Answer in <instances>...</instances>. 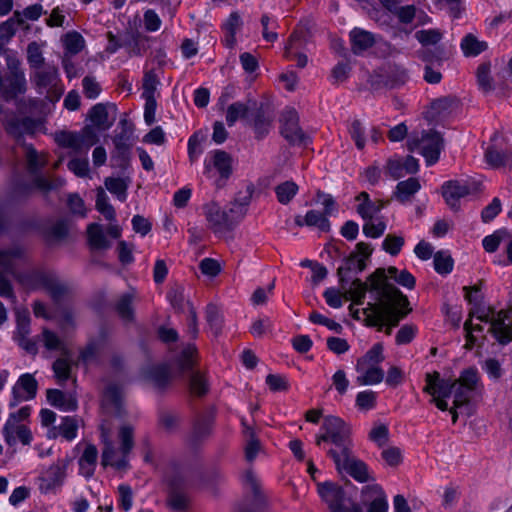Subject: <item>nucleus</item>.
<instances>
[{"label":"nucleus","instance_id":"35","mask_svg":"<svg viewBox=\"0 0 512 512\" xmlns=\"http://www.w3.org/2000/svg\"><path fill=\"white\" fill-rule=\"evenodd\" d=\"M89 118L93 125L100 130L109 129L115 120V118L109 120L107 106L102 103H98L91 108Z\"/></svg>","mask_w":512,"mask_h":512},{"label":"nucleus","instance_id":"58","mask_svg":"<svg viewBox=\"0 0 512 512\" xmlns=\"http://www.w3.org/2000/svg\"><path fill=\"white\" fill-rule=\"evenodd\" d=\"M121 128L120 133L116 134L113 138L114 145H130V140L133 134V124L126 118H123L119 122Z\"/></svg>","mask_w":512,"mask_h":512},{"label":"nucleus","instance_id":"44","mask_svg":"<svg viewBox=\"0 0 512 512\" xmlns=\"http://www.w3.org/2000/svg\"><path fill=\"white\" fill-rule=\"evenodd\" d=\"M461 49L465 56L474 57L487 49V43L479 41L472 34H468L461 41Z\"/></svg>","mask_w":512,"mask_h":512},{"label":"nucleus","instance_id":"19","mask_svg":"<svg viewBox=\"0 0 512 512\" xmlns=\"http://www.w3.org/2000/svg\"><path fill=\"white\" fill-rule=\"evenodd\" d=\"M38 382L30 373L22 374L12 388V398L9 407H16L21 401L32 400L36 397Z\"/></svg>","mask_w":512,"mask_h":512},{"label":"nucleus","instance_id":"4","mask_svg":"<svg viewBox=\"0 0 512 512\" xmlns=\"http://www.w3.org/2000/svg\"><path fill=\"white\" fill-rule=\"evenodd\" d=\"M316 198L321 202L323 212L312 209L307 211L304 217L297 215L295 217V224L299 227H316L321 232H329L331 229L329 217L337 213V203L332 195L322 191H317Z\"/></svg>","mask_w":512,"mask_h":512},{"label":"nucleus","instance_id":"40","mask_svg":"<svg viewBox=\"0 0 512 512\" xmlns=\"http://www.w3.org/2000/svg\"><path fill=\"white\" fill-rule=\"evenodd\" d=\"M88 241L91 248L102 250L109 248V241L106 239L101 225L91 223L87 227Z\"/></svg>","mask_w":512,"mask_h":512},{"label":"nucleus","instance_id":"5","mask_svg":"<svg viewBox=\"0 0 512 512\" xmlns=\"http://www.w3.org/2000/svg\"><path fill=\"white\" fill-rule=\"evenodd\" d=\"M477 319L484 323H489V332L502 345L512 342V317L510 311H496L492 307L487 309H477L475 311Z\"/></svg>","mask_w":512,"mask_h":512},{"label":"nucleus","instance_id":"17","mask_svg":"<svg viewBox=\"0 0 512 512\" xmlns=\"http://www.w3.org/2000/svg\"><path fill=\"white\" fill-rule=\"evenodd\" d=\"M360 505L366 508V512H388L389 508L387 496L378 484L363 487Z\"/></svg>","mask_w":512,"mask_h":512},{"label":"nucleus","instance_id":"14","mask_svg":"<svg viewBox=\"0 0 512 512\" xmlns=\"http://www.w3.org/2000/svg\"><path fill=\"white\" fill-rule=\"evenodd\" d=\"M476 191L474 183L467 180H449L442 185V196L453 210L459 209V200Z\"/></svg>","mask_w":512,"mask_h":512},{"label":"nucleus","instance_id":"26","mask_svg":"<svg viewBox=\"0 0 512 512\" xmlns=\"http://www.w3.org/2000/svg\"><path fill=\"white\" fill-rule=\"evenodd\" d=\"M108 346V335L104 329H101L96 338L88 341L87 345L80 352V360L84 363H100V357Z\"/></svg>","mask_w":512,"mask_h":512},{"label":"nucleus","instance_id":"61","mask_svg":"<svg viewBox=\"0 0 512 512\" xmlns=\"http://www.w3.org/2000/svg\"><path fill=\"white\" fill-rule=\"evenodd\" d=\"M404 243L405 240L402 236L388 234L382 242V248L391 256H397L404 246Z\"/></svg>","mask_w":512,"mask_h":512},{"label":"nucleus","instance_id":"36","mask_svg":"<svg viewBox=\"0 0 512 512\" xmlns=\"http://www.w3.org/2000/svg\"><path fill=\"white\" fill-rule=\"evenodd\" d=\"M98 457V451L95 445L89 444L83 451L79 459L80 471L85 477L93 475Z\"/></svg>","mask_w":512,"mask_h":512},{"label":"nucleus","instance_id":"10","mask_svg":"<svg viewBox=\"0 0 512 512\" xmlns=\"http://www.w3.org/2000/svg\"><path fill=\"white\" fill-rule=\"evenodd\" d=\"M318 493L332 512H363V507L358 503H350L343 488L335 483L319 484Z\"/></svg>","mask_w":512,"mask_h":512},{"label":"nucleus","instance_id":"25","mask_svg":"<svg viewBox=\"0 0 512 512\" xmlns=\"http://www.w3.org/2000/svg\"><path fill=\"white\" fill-rule=\"evenodd\" d=\"M25 250L20 246L0 250V273L22 280L17 271V262L23 260Z\"/></svg>","mask_w":512,"mask_h":512},{"label":"nucleus","instance_id":"32","mask_svg":"<svg viewBox=\"0 0 512 512\" xmlns=\"http://www.w3.org/2000/svg\"><path fill=\"white\" fill-rule=\"evenodd\" d=\"M46 397L52 406L63 411H75L78 407L77 400L74 396L59 389H48Z\"/></svg>","mask_w":512,"mask_h":512},{"label":"nucleus","instance_id":"20","mask_svg":"<svg viewBox=\"0 0 512 512\" xmlns=\"http://www.w3.org/2000/svg\"><path fill=\"white\" fill-rule=\"evenodd\" d=\"M204 213L211 229L215 233L230 231L233 229V221L229 213L223 210L216 202H210L204 205Z\"/></svg>","mask_w":512,"mask_h":512},{"label":"nucleus","instance_id":"57","mask_svg":"<svg viewBox=\"0 0 512 512\" xmlns=\"http://www.w3.org/2000/svg\"><path fill=\"white\" fill-rule=\"evenodd\" d=\"M167 299L176 311L182 312L185 303L184 287L179 284L171 286L167 292Z\"/></svg>","mask_w":512,"mask_h":512},{"label":"nucleus","instance_id":"33","mask_svg":"<svg viewBox=\"0 0 512 512\" xmlns=\"http://www.w3.org/2000/svg\"><path fill=\"white\" fill-rule=\"evenodd\" d=\"M213 419L211 416L199 415L193 423L192 431L188 437L191 445H196L200 441L206 439L212 430Z\"/></svg>","mask_w":512,"mask_h":512},{"label":"nucleus","instance_id":"2","mask_svg":"<svg viewBox=\"0 0 512 512\" xmlns=\"http://www.w3.org/2000/svg\"><path fill=\"white\" fill-rule=\"evenodd\" d=\"M322 433L316 436L315 443L321 447L322 443H330L331 448L327 455L333 459L339 456H347L353 449L351 427L343 419L337 416H325L321 425Z\"/></svg>","mask_w":512,"mask_h":512},{"label":"nucleus","instance_id":"29","mask_svg":"<svg viewBox=\"0 0 512 512\" xmlns=\"http://www.w3.org/2000/svg\"><path fill=\"white\" fill-rule=\"evenodd\" d=\"M355 200L359 202L356 211L364 220H372L384 208V202L372 201L369 194L365 191L360 192Z\"/></svg>","mask_w":512,"mask_h":512},{"label":"nucleus","instance_id":"3","mask_svg":"<svg viewBox=\"0 0 512 512\" xmlns=\"http://www.w3.org/2000/svg\"><path fill=\"white\" fill-rule=\"evenodd\" d=\"M366 268L363 258H357V253H351L344 260V264L337 269L341 289L344 290L346 300H352L355 304L361 305L364 302L366 292L370 291V281H361L354 275Z\"/></svg>","mask_w":512,"mask_h":512},{"label":"nucleus","instance_id":"62","mask_svg":"<svg viewBox=\"0 0 512 512\" xmlns=\"http://www.w3.org/2000/svg\"><path fill=\"white\" fill-rule=\"evenodd\" d=\"M59 434L66 440L71 441L77 436L78 422L74 417H64L58 427Z\"/></svg>","mask_w":512,"mask_h":512},{"label":"nucleus","instance_id":"37","mask_svg":"<svg viewBox=\"0 0 512 512\" xmlns=\"http://www.w3.org/2000/svg\"><path fill=\"white\" fill-rule=\"evenodd\" d=\"M384 84L389 88H396L404 85L408 80L405 68L399 65H389L384 76Z\"/></svg>","mask_w":512,"mask_h":512},{"label":"nucleus","instance_id":"28","mask_svg":"<svg viewBox=\"0 0 512 512\" xmlns=\"http://www.w3.org/2000/svg\"><path fill=\"white\" fill-rule=\"evenodd\" d=\"M251 116L252 118L250 119L249 124L254 130L256 139L261 140L265 138L272 127V116L267 114L262 106L256 107Z\"/></svg>","mask_w":512,"mask_h":512},{"label":"nucleus","instance_id":"42","mask_svg":"<svg viewBox=\"0 0 512 512\" xmlns=\"http://www.w3.org/2000/svg\"><path fill=\"white\" fill-rule=\"evenodd\" d=\"M101 463L103 466H114L117 469H122L127 466L126 457L116 459V450L113 443L109 440H105L104 448L102 451Z\"/></svg>","mask_w":512,"mask_h":512},{"label":"nucleus","instance_id":"64","mask_svg":"<svg viewBox=\"0 0 512 512\" xmlns=\"http://www.w3.org/2000/svg\"><path fill=\"white\" fill-rule=\"evenodd\" d=\"M68 235L66 221L59 220L46 231V240L49 243L64 239Z\"/></svg>","mask_w":512,"mask_h":512},{"label":"nucleus","instance_id":"60","mask_svg":"<svg viewBox=\"0 0 512 512\" xmlns=\"http://www.w3.org/2000/svg\"><path fill=\"white\" fill-rule=\"evenodd\" d=\"M132 301V295L124 294L119 298L115 305L118 315L125 321H131L133 319Z\"/></svg>","mask_w":512,"mask_h":512},{"label":"nucleus","instance_id":"53","mask_svg":"<svg viewBox=\"0 0 512 512\" xmlns=\"http://www.w3.org/2000/svg\"><path fill=\"white\" fill-rule=\"evenodd\" d=\"M66 53L76 55L82 51L85 41L82 35L76 31L68 32L63 38Z\"/></svg>","mask_w":512,"mask_h":512},{"label":"nucleus","instance_id":"11","mask_svg":"<svg viewBox=\"0 0 512 512\" xmlns=\"http://www.w3.org/2000/svg\"><path fill=\"white\" fill-rule=\"evenodd\" d=\"M280 134L292 146L307 147L311 137L299 125V115L293 108H286L280 116Z\"/></svg>","mask_w":512,"mask_h":512},{"label":"nucleus","instance_id":"56","mask_svg":"<svg viewBox=\"0 0 512 512\" xmlns=\"http://www.w3.org/2000/svg\"><path fill=\"white\" fill-rule=\"evenodd\" d=\"M107 190L116 195L120 201H125L127 197L128 184L124 179L107 177L104 181Z\"/></svg>","mask_w":512,"mask_h":512},{"label":"nucleus","instance_id":"16","mask_svg":"<svg viewBox=\"0 0 512 512\" xmlns=\"http://www.w3.org/2000/svg\"><path fill=\"white\" fill-rule=\"evenodd\" d=\"M9 75L5 79L1 93L5 100H11L26 91V78L24 72L19 69V62L8 63Z\"/></svg>","mask_w":512,"mask_h":512},{"label":"nucleus","instance_id":"13","mask_svg":"<svg viewBox=\"0 0 512 512\" xmlns=\"http://www.w3.org/2000/svg\"><path fill=\"white\" fill-rule=\"evenodd\" d=\"M58 81V69L53 65H46L31 76L37 92L46 93V98L51 102L59 100L62 95L63 90L58 87Z\"/></svg>","mask_w":512,"mask_h":512},{"label":"nucleus","instance_id":"9","mask_svg":"<svg viewBox=\"0 0 512 512\" xmlns=\"http://www.w3.org/2000/svg\"><path fill=\"white\" fill-rule=\"evenodd\" d=\"M54 140L62 148H69L74 153H82L87 152L98 142V135L93 127L87 125L79 132H56Z\"/></svg>","mask_w":512,"mask_h":512},{"label":"nucleus","instance_id":"12","mask_svg":"<svg viewBox=\"0 0 512 512\" xmlns=\"http://www.w3.org/2000/svg\"><path fill=\"white\" fill-rule=\"evenodd\" d=\"M213 169L219 174L215 180V186L217 189H221L226 185L233 173V159L231 155L220 149L211 151L209 157L204 161V175L211 177Z\"/></svg>","mask_w":512,"mask_h":512},{"label":"nucleus","instance_id":"50","mask_svg":"<svg viewBox=\"0 0 512 512\" xmlns=\"http://www.w3.org/2000/svg\"><path fill=\"white\" fill-rule=\"evenodd\" d=\"M205 314L209 328L213 332L214 336H218L221 333L223 326V317L218 307L214 304H208Z\"/></svg>","mask_w":512,"mask_h":512},{"label":"nucleus","instance_id":"38","mask_svg":"<svg viewBox=\"0 0 512 512\" xmlns=\"http://www.w3.org/2000/svg\"><path fill=\"white\" fill-rule=\"evenodd\" d=\"M509 153L510 151L508 149L503 151L496 145H491L486 149L484 157L488 165L493 168H499L502 166H509Z\"/></svg>","mask_w":512,"mask_h":512},{"label":"nucleus","instance_id":"46","mask_svg":"<svg viewBox=\"0 0 512 512\" xmlns=\"http://www.w3.org/2000/svg\"><path fill=\"white\" fill-rule=\"evenodd\" d=\"M96 209L105 217L106 220L115 221L116 212L114 207L109 203V198L103 188L97 189Z\"/></svg>","mask_w":512,"mask_h":512},{"label":"nucleus","instance_id":"41","mask_svg":"<svg viewBox=\"0 0 512 512\" xmlns=\"http://www.w3.org/2000/svg\"><path fill=\"white\" fill-rule=\"evenodd\" d=\"M241 24V17L237 12L231 13L226 22L223 24V30L225 32L223 42L226 47L231 48L234 46L236 42L235 34Z\"/></svg>","mask_w":512,"mask_h":512},{"label":"nucleus","instance_id":"18","mask_svg":"<svg viewBox=\"0 0 512 512\" xmlns=\"http://www.w3.org/2000/svg\"><path fill=\"white\" fill-rule=\"evenodd\" d=\"M71 460L69 457L59 458L56 462L50 465L41 475L40 488L48 492L63 484L66 477V470Z\"/></svg>","mask_w":512,"mask_h":512},{"label":"nucleus","instance_id":"52","mask_svg":"<svg viewBox=\"0 0 512 512\" xmlns=\"http://www.w3.org/2000/svg\"><path fill=\"white\" fill-rule=\"evenodd\" d=\"M348 133L358 150H363L366 145L365 127L359 119H353L348 125Z\"/></svg>","mask_w":512,"mask_h":512},{"label":"nucleus","instance_id":"54","mask_svg":"<svg viewBox=\"0 0 512 512\" xmlns=\"http://www.w3.org/2000/svg\"><path fill=\"white\" fill-rule=\"evenodd\" d=\"M197 352L195 345H187L178 356L176 363L181 373L191 371L194 366V356Z\"/></svg>","mask_w":512,"mask_h":512},{"label":"nucleus","instance_id":"34","mask_svg":"<svg viewBox=\"0 0 512 512\" xmlns=\"http://www.w3.org/2000/svg\"><path fill=\"white\" fill-rule=\"evenodd\" d=\"M383 345L374 344L362 357L358 358L355 370H362L365 367L379 366L384 361Z\"/></svg>","mask_w":512,"mask_h":512},{"label":"nucleus","instance_id":"48","mask_svg":"<svg viewBox=\"0 0 512 512\" xmlns=\"http://www.w3.org/2000/svg\"><path fill=\"white\" fill-rule=\"evenodd\" d=\"M250 107L242 102H235L228 106L226 111V122L232 127L237 120L248 118Z\"/></svg>","mask_w":512,"mask_h":512},{"label":"nucleus","instance_id":"63","mask_svg":"<svg viewBox=\"0 0 512 512\" xmlns=\"http://www.w3.org/2000/svg\"><path fill=\"white\" fill-rule=\"evenodd\" d=\"M27 62L31 68L39 69L44 64V57L40 45L33 41L27 46Z\"/></svg>","mask_w":512,"mask_h":512},{"label":"nucleus","instance_id":"6","mask_svg":"<svg viewBox=\"0 0 512 512\" xmlns=\"http://www.w3.org/2000/svg\"><path fill=\"white\" fill-rule=\"evenodd\" d=\"M25 159L29 174L34 176V183L38 190L47 193L56 190L65 184L64 179L56 178L50 180L40 174L41 170L46 166L47 159L44 154H39L32 145L24 144Z\"/></svg>","mask_w":512,"mask_h":512},{"label":"nucleus","instance_id":"22","mask_svg":"<svg viewBox=\"0 0 512 512\" xmlns=\"http://www.w3.org/2000/svg\"><path fill=\"white\" fill-rule=\"evenodd\" d=\"M425 381L423 392L433 397L449 398L452 394L454 395L455 381L442 379L437 371L426 373Z\"/></svg>","mask_w":512,"mask_h":512},{"label":"nucleus","instance_id":"39","mask_svg":"<svg viewBox=\"0 0 512 512\" xmlns=\"http://www.w3.org/2000/svg\"><path fill=\"white\" fill-rule=\"evenodd\" d=\"M360 375L356 381L360 385L379 384L384 379V370L380 366L365 367L362 370H356Z\"/></svg>","mask_w":512,"mask_h":512},{"label":"nucleus","instance_id":"55","mask_svg":"<svg viewBox=\"0 0 512 512\" xmlns=\"http://www.w3.org/2000/svg\"><path fill=\"white\" fill-rule=\"evenodd\" d=\"M463 290L465 291V299L472 305V308L470 309L469 316L476 317L477 314L475 311L477 309H487L488 307L482 306V295L480 292V289L477 286L472 287H463Z\"/></svg>","mask_w":512,"mask_h":512},{"label":"nucleus","instance_id":"27","mask_svg":"<svg viewBox=\"0 0 512 512\" xmlns=\"http://www.w3.org/2000/svg\"><path fill=\"white\" fill-rule=\"evenodd\" d=\"M4 125L7 133L17 138V141H20L23 134H33L38 128L39 123L30 117L19 119L13 116L5 119Z\"/></svg>","mask_w":512,"mask_h":512},{"label":"nucleus","instance_id":"59","mask_svg":"<svg viewBox=\"0 0 512 512\" xmlns=\"http://www.w3.org/2000/svg\"><path fill=\"white\" fill-rule=\"evenodd\" d=\"M355 403L360 410H372L376 407L377 393L372 390L361 391L356 395Z\"/></svg>","mask_w":512,"mask_h":512},{"label":"nucleus","instance_id":"24","mask_svg":"<svg viewBox=\"0 0 512 512\" xmlns=\"http://www.w3.org/2000/svg\"><path fill=\"white\" fill-rule=\"evenodd\" d=\"M2 435L9 447L15 446L18 440L23 445H30L33 439L31 430L26 425L14 423L12 419H7L2 429Z\"/></svg>","mask_w":512,"mask_h":512},{"label":"nucleus","instance_id":"30","mask_svg":"<svg viewBox=\"0 0 512 512\" xmlns=\"http://www.w3.org/2000/svg\"><path fill=\"white\" fill-rule=\"evenodd\" d=\"M421 189V184L417 178L410 177L407 180L400 181L396 185L393 198L401 204L411 203L414 195Z\"/></svg>","mask_w":512,"mask_h":512},{"label":"nucleus","instance_id":"43","mask_svg":"<svg viewBox=\"0 0 512 512\" xmlns=\"http://www.w3.org/2000/svg\"><path fill=\"white\" fill-rule=\"evenodd\" d=\"M435 271L440 275H448L454 267V260L447 250L437 251L433 256Z\"/></svg>","mask_w":512,"mask_h":512},{"label":"nucleus","instance_id":"31","mask_svg":"<svg viewBox=\"0 0 512 512\" xmlns=\"http://www.w3.org/2000/svg\"><path fill=\"white\" fill-rule=\"evenodd\" d=\"M349 36L351 50L356 55L362 54L375 44L374 34L361 28L351 30Z\"/></svg>","mask_w":512,"mask_h":512},{"label":"nucleus","instance_id":"21","mask_svg":"<svg viewBox=\"0 0 512 512\" xmlns=\"http://www.w3.org/2000/svg\"><path fill=\"white\" fill-rule=\"evenodd\" d=\"M30 317L28 314L17 315V325L14 331L13 339L27 353L36 355L38 353L37 340L29 338L30 334Z\"/></svg>","mask_w":512,"mask_h":512},{"label":"nucleus","instance_id":"8","mask_svg":"<svg viewBox=\"0 0 512 512\" xmlns=\"http://www.w3.org/2000/svg\"><path fill=\"white\" fill-rule=\"evenodd\" d=\"M483 386L476 368L470 367L461 372L455 380L454 401L456 408L467 405L476 396H480Z\"/></svg>","mask_w":512,"mask_h":512},{"label":"nucleus","instance_id":"7","mask_svg":"<svg viewBox=\"0 0 512 512\" xmlns=\"http://www.w3.org/2000/svg\"><path fill=\"white\" fill-rule=\"evenodd\" d=\"M410 151H418L426 161L427 166L438 162L444 149V139L435 130L423 131L420 137H412L408 141Z\"/></svg>","mask_w":512,"mask_h":512},{"label":"nucleus","instance_id":"1","mask_svg":"<svg viewBox=\"0 0 512 512\" xmlns=\"http://www.w3.org/2000/svg\"><path fill=\"white\" fill-rule=\"evenodd\" d=\"M370 291L375 293L374 303L363 309L365 324L382 331L385 325L398 326L412 309L409 300L394 284L387 281L384 268L376 269L369 275Z\"/></svg>","mask_w":512,"mask_h":512},{"label":"nucleus","instance_id":"23","mask_svg":"<svg viewBox=\"0 0 512 512\" xmlns=\"http://www.w3.org/2000/svg\"><path fill=\"white\" fill-rule=\"evenodd\" d=\"M185 480L175 475L168 481V504L176 511H183L188 507L189 498L184 492Z\"/></svg>","mask_w":512,"mask_h":512},{"label":"nucleus","instance_id":"15","mask_svg":"<svg viewBox=\"0 0 512 512\" xmlns=\"http://www.w3.org/2000/svg\"><path fill=\"white\" fill-rule=\"evenodd\" d=\"M333 461L339 472L345 471L356 481L364 483L370 480L368 466L354 456L353 449L347 453V456H339Z\"/></svg>","mask_w":512,"mask_h":512},{"label":"nucleus","instance_id":"45","mask_svg":"<svg viewBox=\"0 0 512 512\" xmlns=\"http://www.w3.org/2000/svg\"><path fill=\"white\" fill-rule=\"evenodd\" d=\"M299 187L294 181H285L275 187V194L279 203L289 204L298 193Z\"/></svg>","mask_w":512,"mask_h":512},{"label":"nucleus","instance_id":"49","mask_svg":"<svg viewBox=\"0 0 512 512\" xmlns=\"http://www.w3.org/2000/svg\"><path fill=\"white\" fill-rule=\"evenodd\" d=\"M385 275L388 278H393L398 284L405 288L413 289L415 287V277L407 270L398 271L394 266H390L387 270L385 269Z\"/></svg>","mask_w":512,"mask_h":512},{"label":"nucleus","instance_id":"51","mask_svg":"<svg viewBox=\"0 0 512 512\" xmlns=\"http://www.w3.org/2000/svg\"><path fill=\"white\" fill-rule=\"evenodd\" d=\"M149 378L158 389H164L169 384L171 375L167 366L158 365L150 369Z\"/></svg>","mask_w":512,"mask_h":512},{"label":"nucleus","instance_id":"47","mask_svg":"<svg viewBox=\"0 0 512 512\" xmlns=\"http://www.w3.org/2000/svg\"><path fill=\"white\" fill-rule=\"evenodd\" d=\"M509 239V231L507 229H498L493 234L486 236L482 245L486 252L494 253L500 246L501 243Z\"/></svg>","mask_w":512,"mask_h":512}]
</instances>
